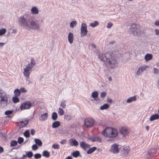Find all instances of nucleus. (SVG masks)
Masks as SVG:
<instances>
[{
    "label": "nucleus",
    "instance_id": "nucleus-1",
    "mask_svg": "<svg viewBox=\"0 0 159 159\" xmlns=\"http://www.w3.org/2000/svg\"><path fill=\"white\" fill-rule=\"evenodd\" d=\"M34 18L29 15L20 16L18 18V24L27 30H38L40 25L34 20Z\"/></svg>",
    "mask_w": 159,
    "mask_h": 159
},
{
    "label": "nucleus",
    "instance_id": "nucleus-2",
    "mask_svg": "<svg viewBox=\"0 0 159 159\" xmlns=\"http://www.w3.org/2000/svg\"><path fill=\"white\" fill-rule=\"evenodd\" d=\"M98 57L100 60L105 62L111 68L116 66L118 63L116 59L112 57L111 54L108 52L101 54Z\"/></svg>",
    "mask_w": 159,
    "mask_h": 159
},
{
    "label": "nucleus",
    "instance_id": "nucleus-3",
    "mask_svg": "<svg viewBox=\"0 0 159 159\" xmlns=\"http://www.w3.org/2000/svg\"><path fill=\"white\" fill-rule=\"evenodd\" d=\"M102 134L108 138L116 137L118 134L117 130L111 127L106 128L102 132Z\"/></svg>",
    "mask_w": 159,
    "mask_h": 159
},
{
    "label": "nucleus",
    "instance_id": "nucleus-4",
    "mask_svg": "<svg viewBox=\"0 0 159 159\" xmlns=\"http://www.w3.org/2000/svg\"><path fill=\"white\" fill-rule=\"evenodd\" d=\"M7 95L3 90H0V105L2 107L6 106L8 102Z\"/></svg>",
    "mask_w": 159,
    "mask_h": 159
},
{
    "label": "nucleus",
    "instance_id": "nucleus-5",
    "mask_svg": "<svg viewBox=\"0 0 159 159\" xmlns=\"http://www.w3.org/2000/svg\"><path fill=\"white\" fill-rule=\"evenodd\" d=\"M80 30L81 36V37H83L87 35L88 30H87V26L85 23H82L81 24Z\"/></svg>",
    "mask_w": 159,
    "mask_h": 159
},
{
    "label": "nucleus",
    "instance_id": "nucleus-6",
    "mask_svg": "<svg viewBox=\"0 0 159 159\" xmlns=\"http://www.w3.org/2000/svg\"><path fill=\"white\" fill-rule=\"evenodd\" d=\"M129 27L130 31L134 35L137 36L139 34L138 29L136 28L135 24H132L131 25L129 26Z\"/></svg>",
    "mask_w": 159,
    "mask_h": 159
},
{
    "label": "nucleus",
    "instance_id": "nucleus-7",
    "mask_svg": "<svg viewBox=\"0 0 159 159\" xmlns=\"http://www.w3.org/2000/svg\"><path fill=\"white\" fill-rule=\"evenodd\" d=\"M95 121L93 119L91 118L85 119L84 121V126L86 127H91L94 123Z\"/></svg>",
    "mask_w": 159,
    "mask_h": 159
},
{
    "label": "nucleus",
    "instance_id": "nucleus-8",
    "mask_svg": "<svg viewBox=\"0 0 159 159\" xmlns=\"http://www.w3.org/2000/svg\"><path fill=\"white\" fill-rule=\"evenodd\" d=\"M110 152L113 153H117L119 152V150L118 146L116 144L112 145L110 149Z\"/></svg>",
    "mask_w": 159,
    "mask_h": 159
},
{
    "label": "nucleus",
    "instance_id": "nucleus-9",
    "mask_svg": "<svg viewBox=\"0 0 159 159\" xmlns=\"http://www.w3.org/2000/svg\"><path fill=\"white\" fill-rule=\"evenodd\" d=\"M32 69L31 68L27 66L23 70V73L24 76L25 77H29L30 71Z\"/></svg>",
    "mask_w": 159,
    "mask_h": 159
},
{
    "label": "nucleus",
    "instance_id": "nucleus-10",
    "mask_svg": "<svg viewBox=\"0 0 159 159\" xmlns=\"http://www.w3.org/2000/svg\"><path fill=\"white\" fill-rule=\"evenodd\" d=\"M129 132V130L125 127H122L120 130V133L123 136L126 135Z\"/></svg>",
    "mask_w": 159,
    "mask_h": 159
},
{
    "label": "nucleus",
    "instance_id": "nucleus-11",
    "mask_svg": "<svg viewBox=\"0 0 159 159\" xmlns=\"http://www.w3.org/2000/svg\"><path fill=\"white\" fill-rule=\"evenodd\" d=\"M31 106V105L29 102H26L21 105L20 108L21 110L28 109Z\"/></svg>",
    "mask_w": 159,
    "mask_h": 159
},
{
    "label": "nucleus",
    "instance_id": "nucleus-12",
    "mask_svg": "<svg viewBox=\"0 0 159 159\" xmlns=\"http://www.w3.org/2000/svg\"><path fill=\"white\" fill-rule=\"evenodd\" d=\"M80 147L84 149L85 150L86 149L89 148L90 147L89 144H87L84 141L81 142L80 143Z\"/></svg>",
    "mask_w": 159,
    "mask_h": 159
},
{
    "label": "nucleus",
    "instance_id": "nucleus-13",
    "mask_svg": "<svg viewBox=\"0 0 159 159\" xmlns=\"http://www.w3.org/2000/svg\"><path fill=\"white\" fill-rule=\"evenodd\" d=\"M48 116V114L47 113H45L41 115L39 118L40 121H44L46 120Z\"/></svg>",
    "mask_w": 159,
    "mask_h": 159
},
{
    "label": "nucleus",
    "instance_id": "nucleus-14",
    "mask_svg": "<svg viewBox=\"0 0 159 159\" xmlns=\"http://www.w3.org/2000/svg\"><path fill=\"white\" fill-rule=\"evenodd\" d=\"M30 11L33 15H37L39 13V11L38 8L36 7H33L31 9Z\"/></svg>",
    "mask_w": 159,
    "mask_h": 159
},
{
    "label": "nucleus",
    "instance_id": "nucleus-15",
    "mask_svg": "<svg viewBox=\"0 0 159 159\" xmlns=\"http://www.w3.org/2000/svg\"><path fill=\"white\" fill-rule=\"evenodd\" d=\"M159 118V115L157 114H156L152 115L150 117L149 120L153 121L155 120L158 119Z\"/></svg>",
    "mask_w": 159,
    "mask_h": 159
},
{
    "label": "nucleus",
    "instance_id": "nucleus-16",
    "mask_svg": "<svg viewBox=\"0 0 159 159\" xmlns=\"http://www.w3.org/2000/svg\"><path fill=\"white\" fill-rule=\"evenodd\" d=\"M36 63L34 59L32 58L30 60V61L27 66L32 69L34 66L35 65Z\"/></svg>",
    "mask_w": 159,
    "mask_h": 159
},
{
    "label": "nucleus",
    "instance_id": "nucleus-17",
    "mask_svg": "<svg viewBox=\"0 0 159 159\" xmlns=\"http://www.w3.org/2000/svg\"><path fill=\"white\" fill-rule=\"evenodd\" d=\"M136 100V97L134 96L129 98L126 100V102L127 103H130L133 102L135 101Z\"/></svg>",
    "mask_w": 159,
    "mask_h": 159
},
{
    "label": "nucleus",
    "instance_id": "nucleus-18",
    "mask_svg": "<svg viewBox=\"0 0 159 159\" xmlns=\"http://www.w3.org/2000/svg\"><path fill=\"white\" fill-rule=\"evenodd\" d=\"M149 66L145 65L142 66H141L139 67V69L140 70V71L142 73L143 72L145 71L148 68Z\"/></svg>",
    "mask_w": 159,
    "mask_h": 159
},
{
    "label": "nucleus",
    "instance_id": "nucleus-19",
    "mask_svg": "<svg viewBox=\"0 0 159 159\" xmlns=\"http://www.w3.org/2000/svg\"><path fill=\"white\" fill-rule=\"evenodd\" d=\"M73 35L72 33H70L68 35V40L69 43H72L73 42Z\"/></svg>",
    "mask_w": 159,
    "mask_h": 159
},
{
    "label": "nucleus",
    "instance_id": "nucleus-20",
    "mask_svg": "<svg viewBox=\"0 0 159 159\" xmlns=\"http://www.w3.org/2000/svg\"><path fill=\"white\" fill-rule=\"evenodd\" d=\"M109 105L107 103H105L100 107V109L102 110L107 109L109 107Z\"/></svg>",
    "mask_w": 159,
    "mask_h": 159
},
{
    "label": "nucleus",
    "instance_id": "nucleus-21",
    "mask_svg": "<svg viewBox=\"0 0 159 159\" xmlns=\"http://www.w3.org/2000/svg\"><path fill=\"white\" fill-rule=\"evenodd\" d=\"M152 54H147L145 56L144 59L147 61H149V60H151L152 59Z\"/></svg>",
    "mask_w": 159,
    "mask_h": 159
},
{
    "label": "nucleus",
    "instance_id": "nucleus-22",
    "mask_svg": "<svg viewBox=\"0 0 159 159\" xmlns=\"http://www.w3.org/2000/svg\"><path fill=\"white\" fill-rule=\"evenodd\" d=\"M60 123L59 121H56L53 123L52 127L53 128H56L60 125Z\"/></svg>",
    "mask_w": 159,
    "mask_h": 159
},
{
    "label": "nucleus",
    "instance_id": "nucleus-23",
    "mask_svg": "<svg viewBox=\"0 0 159 159\" xmlns=\"http://www.w3.org/2000/svg\"><path fill=\"white\" fill-rule=\"evenodd\" d=\"M43 156L45 157L48 158L50 157V153L47 150H44L43 152Z\"/></svg>",
    "mask_w": 159,
    "mask_h": 159
},
{
    "label": "nucleus",
    "instance_id": "nucleus-24",
    "mask_svg": "<svg viewBox=\"0 0 159 159\" xmlns=\"http://www.w3.org/2000/svg\"><path fill=\"white\" fill-rule=\"evenodd\" d=\"M72 116L70 114H67L64 116V119L66 120H70L71 119Z\"/></svg>",
    "mask_w": 159,
    "mask_h": 159
},
{
    "label": "nucleus",
    "instance_id": "nucleus-25",
    "mask_svg": "<svg viewBox=\"0 0 159 159\" xmlns=\"http://www.w3.org/2000/svg\"><path fill=\"white\" fill-rule=\"evenodd\" d=\"M98 22L97 21H95L93 22L90 24L89 26L94 28L98 25Z\"/></svg>",
    "mask_w": 159,
    "mask_h": 159
},
{
    "label": "nucleus",
    "instance_id": "nucleus-26",
    "mask_svg": "<svg viewBox=\"0 0 159 159\" xmlns=\"http://www.w3.org/2000/svg\"><path fill=\"white\" fill-rule=\"evenodd\" d=\"M14 93L15 96L19 97L20 96L21 92L19 89H16L14 90Z\"/></svg>",
    "mask_w": 159,
    "mask_h": 159
},
{
    "label": "nucleus",
    "instance_id": "nucleus-27",
    "mask_svg": "<svg viewBox=\"0 0 159 159\" xmlns=\"http://www.w3.org/2000/svg\"><path fill=\"white\" fill-rule=\"evenodd\" d=\"M35 143L39 146H41L42 144V143L41 140L39 139H34Z\"/></svg>",
    "mask_w": 159,
    "mask_h": 159
},
{
    "label": "nucleus",
    "instance_id": "nucleus-28",
    "mask_svg": "<svg viewBox=\"0 0 159 159\" xmlns=\"http://www.w3.org/2000/svg\"><path fill=\"white\" fill-rule=\"evenodd\" d=\"M20 122L22 124H23V125L22 126V127H24L26 126L28 124L29 121L28 120L25 119L21 121Z\"/></svg>",
    "mask_w": 159,
    "mask_h": 159
},
{
    "label": "nucleus",
    "instance_id": "nucleus-29",
    "mask_svg": "<svg viewBox=\"0 0 159 159\" xmlns=\"http://www.w3.org/2000/svg\"><path fill=\"white\" fill-rule=\"evenodd\" d=\"M97 149L96 147H93L89 149L87 151V153L88 154H90L93 152Z\"/></svg>",
    "mask_w": 159,
    "mask_h": 159
},
{
    "label": "nucleus",
    "instance_id": "nucleus-30",
    "mask_svg": "<svg viewBox=\"0 0 159 159\" xmlns=\"http://www.w3.org/2000/svg\"><path fill=\"white\" fill-rule=\"evenodd\" d=\"M58 116L56 112H53L52 115V119L54 120H56Z\"/></svg>",
    "mask_w": 159,
    "mask_h": 159
},
{
    "label": "nucleus",
    "instance_id": "nucleus-31",
    "mask_svg": "<svg viewBox=\"0 0 159 159\" xmlns=\"http://www.w3.org/2000/svg\"><path fill=\"white\" fill-rule=\"evenodd\" d=\"M77 24V22L76 21H72L70 24V26L71 28H73Z\"/></svg>",
    "mask_w": 159,
    "mask_h": 159
},
{
    "label": "nucleus",
    "instance_id": "nucleus-32",
    "mask_svg": "<svg viewBox=\"0 0 159 159\" xmlns=\"http://www.w3.org/2000/svg\"><path fill=\"white\" fill-rule=\"evenodd\" d=\"M98 93L97 91H94L92 93L91 96L93 98H98Z\"/></svg>",
    "mask_w": 159,
    "mask_h": 159
},
{
    "label": "nucleus",
    "instance_id": "nucleus-33",
    "mask_svg": "<svg viewBox=\"0 0 159 159\" xmlns=\"http://www.w3.org/2000/svg\"><path fill=\"white\" fill-rule=\"evenodd\" d=\"M142 75V73L138 69L136 72H135L134 73V76L135 77H138L140 75Z\"/></svg>",
    "mask_w": 159,
    "mask_h": 159
},
{
    "label": "nucleus",
    "instance_id": "nucleus-34",
    "mask_svg": "<svg viewBox=\"0 0 159 159\" xmlns=\"http://www.w3.org/2000/svg\"><path fill=\"white\" fill-rule=\"evenodd\" d=\"M7 30L3 28L0 30V36L4 35L6 32Z\"/></svg>",
    "mask_w": 159,
    "mask_h": 159
},
{
    "label": "nucleus",
    "instance_id": "nucleus-35",
    "mask_svg": "<svg viewBox=\"0 0 159 159\" xmlns=\"http://www.w3.org/2000/svg\"><path fill=\"white\" fill-rule=\"evenodd\" d=\"M17 144V142L16 140L12 141L10 143L11 147H14L16 146Z\"/></svg>",
    "mask_w": 159,
    "mask_h": 159
},
{
    "label": "nucleus",
    "instance_id": "nucleus-36",
    "mask_svg": "<svg viewBox=\"0 0 159 159\" xmlns=\"http://www.w3.org/2000/svg\"><path fill=\"white\" fill-rule=\"evenodd\" d=\"M72 154L74 157H77L80 155V152L78 151H76L73 152Z\"/></svg>",
    "mask_w": 159,
    "mask_h": 159
},
{
    "label": "nucleus",
    "instance_id": "nucleus-37",
    "mask_svg": "<svg viewBox=\"0 0 159 159\" xmlns=\"http://www.w3.org/2000/svg\"><path fill=\"white\" fill-rule=\"evenodd\" d=\"M63 110L61 108H59L58 109V113L60 116H62L64 114Z\"/></svg>",
    "mask_w": 159,
    "mask_h": 159
},
{
    "label": "nucleus",
    "instance_id": "nucleus-38",
    "mask_svg": "<svg viewBox=\"0 0 159 159\" xmlns=\"http://www.w3.org/2000/svg\"><path fill=\"white\" fill-rule=\"evenodd\" d=\"M17 97H18L15 96L14 97L12 98V100H13V102L15 103L18 102L19 101V99Z\"/></svg>",
    "mask_w": 159,
    "mask_h": 159
},
{
    "label": "nucleus",
    "instance_id": "nucleus-39",
    "mask_svg": "<svg viewBox=\"0 0 159 159\" xmlns=\"http://www.w3.org/2000/svg\"><path fill=\"white\" fill-rule=\"evenodd\" d=\"M52 147L55 149H58L60 148L59 145L57 143H54L53 144Z\"/></svg>",
    "mask_w": 159,
    "mask_h": 159
},
{
    "label": "nucleus",
    "instance_id": "nucleus-40",
    "mask_svg": "<svg viewBox=\"0 0 159 159\" xmlns=\"http://www.w3.org/2000/svg\"><path fill=\"white\" fill-rule=\"evenodd\" d=\"M13 112V111H11V110H9L6 111L5 112V114L6 115H7L8 116V117H11V116H9V115L11 114Z\"/></svg>",
    "mask_w": 159,
    "mask_h": 159
},
{
    "label": "nucleus",
    "instance_id": "nucleus-41",
    "mask_svg": "<svg viewBox=\"0 0 159 159\" xmlns=\"http://www.w3.org/2000/svg\"><path fill=\"white\" fill-rule=\"evenodd\" d=\"M24 136L26 138H28L30 136L29 131L28 130L25 131L24 134Z\"/></svg>",
    "mask_w": 159,
    "mask_h": 159
},
{
    "label": "nucleus",
    "instance_id": "nucleus-42",
    "mask_svg": "<svg viewBox=\"0 0 159 159\" xmlns=\"http://www.w3.org/2000/svg\"><path fill=\"white\" fill-rule=\"evenodd\" d=\"M41 157V155L40 153H36L34 155V157L35 159L40 158Z\"/></svg>",
    "mask_w": 159,
    "mask_h": 159
},
{
    "label": "nucleus",
    "instance_id": "nucleus-43",
    "mask_svg": "<svg viewBox=\"0 0 159 159\" xmlns=\"http://www.w3.org/2000/svg\"><path fill=\"white\" fill-rule=\"evenodd\" d=\"M24 141V139L23 138L19 137L18 139V142L19 144H21Z\"/></svg>",
    "mask_w": 159,
    "mask_h": 159
},
{
    "label": "nucleus",
    "instance_id": "nucleus-44",
    "mask_svg": "<svg viewBox=\"0 0 159 159\" xmlns=\"http://www.w3.org/2000/svg\"><path fill=\"white\" fill-rule=\"evenodd\" d=\"M72 143L73 145L75 146H76L78 145V142L75 139H74L72 140Z\"/></svg>",
    "mask_w": 159,
    "mask_h": 159
},
{
    "label": "nucleus",
    "instance_id": "nucleus-45",
    "mask_svg": "<svg viewBox=\"0 0 159 159\" xmlns=\"http://www.w3.org/2000/svg\"><path fill=\"white\" fill-rule=\"evenodd\" d=\"M26 154H27V156L29 158L31 157L33 155V153L31 151H29V152H28Z\"/></svg>",
    "mask_w": 159,
    "mask_h": 159
},
{
    "label": "nucleus",
    "instance_id": "nucleus-46",
    "mask_svg": "<svg viewBox=\"0 0 159 159\" xmlns=\"http://www.w3.org/2000/svg\"><path fill=\"white\" fill-rule=\"evenodd\" d=\"M95 139L94 140H96V141L97 142H101L102 140L101 139V138L98 136H97L95 137Z\"/></svg>",
    "mask_w": 159,
    "mask_h": 159
},
{
    "label": "nucleus",
    "instance_id": "nucleus-47",
    "mask_svg": "<svg viewBox=\"0 0 159 159\" xmlns=\"http://www.w3.org/2000/svg\"><path fill=\"white\" fill-rule=\"evenodd\" d=\"M32 150L36 151L38 148V147L36 144H34L32 146Z\"/></svg>",
    "mask_w": 159,
    "mask_h": 159
},
{
    "label": "nucleus",
    "instance_id": "nucleus-48",
    "mask_svg": "<svg viewBox=\"0 0 159 159\" xmlns=\"http://www.w3.org/2000/svg\"><path fill=\"white\" fill-rule=\"evenodd\" d=\"M112 25L113 24L111 22H109L107 24V27L108 29L112 27Z\"/></svg>",
    "mask_w": 159,
    "mask_h": 159
},
{
    "label": "nucleus",
    "instance_id": "nucleus-49",
    "mask_svg": "<svg viewBox=\"0 0 159 159\" xmlns=\"http://www.w3.org/2000/svg\"><path fill=\"white\" fill-rule=\"evenodd\" d=\"M60 106L63 108H65L66 107V106L65 102H61L60 104Z\"/></svg>",
    "mask_w": 159,
    "mask_h": 159
},
{
    "label": "nucleus",
    "instance_id": "nucleus-50",
    "mask_svg": "<svg viewBox=\"0 0 159 159\" xmlns=\"http://www.w3.org/2000/svg\"><path fill=\"white\" fill-rule=\"evenodd\" d=\"M20 92H21L23 93H26L27 92V90L24 87H21L20 90Z\"/></svg>",
    "mask_w": 159,
    "mask_h": 159
},
{
    "label": "nucleus",
    "instance_id": "nucleus-51",
    "mask_svg": "<svg viewBox=\"0 0 159 159\" xmlns=\"http://www.w3.org/2000/svg\"><path fill=\"white\" fill-rule=\"evenodd\" d=\"M106 93L105 92H102L100 93L101 97L102 98H105V97L106 96Z\"/></svg>",
    "mask_w": 159,
    "mask_h": 159
},
{
    "label": "nucleus",
    "instance_id": "nucleus-52",
    "mask_svg": "<svg viewBox=\"0 0 159 159\" xmlns=\"http://www.w3.org/2000/svg\"><path fill=\"white\" fill-rule=\"evenodd\" d=\"M153 70L154 73L155 74H157L159 72V70L158 69L156 68H153Z\"/></svg>",
    "mask_w": 159,
    "mask_h": 159
},
{
    "label": "nucleus",
    "instance_id": "nucleus-53",
    "mask_svg": "<svg viewBox=\"0 0 159 159\" xmlns=\"http://www.w3.org/2000/svg\"><path fill=\"white\" fill-rule=\"evenodd\" d=\"M26 77L27 78V79H26V82H27L28 84H30L31 83V82L30 80V78H29V77Z\"/></svg>",
    "mask_w": 159,
    "mask_h": 159
},
{
    "label": "nucleus",
    "instance_id": "nucleus-54",
    "mask_svg": "<svg viewBox=\"0 0 159 159\" xmlns=\"http://www.w3.org/2000/svg\"><path fill=\"white\" fill-rule=\"evenodd\" d=\"M66 139H63L60 142V143L61 144H64L66 143Z\"/></svg>",
    "mask_w": 159,
    "mask_h": 159
},
{
    "label": "nucleus",
    "instance_id": "nucleus-55",
    "mask_svg": "<svg viewBox=\"0 0 159 159\" xmlns=\"http://www.w3.org/2000/svg\"><path fill=\"white\" fill-rule=\"evenodd\" d=\"M155 32H156V34L157 35H159V30L158 29H156L154 30Z\"/></svg>",
    "mask_w": 159,
    "mask_h": 159
},
{
    "label": "nucleus",
    "instance_id": "nucleus-56",
    "mask_svg": "<svg viewBox=\"0 0 159 159\" xmlns=\"http://www.w3.org/2000/svg\"><path fill=\"white\" fill-rule=\"evenodd\" d=\"M155 25L157 26H159V20H156L155 23Z\"/></svg>",
    "mask_w": 159,
    "mask_h": 159
},
{
    "label": "nucleus",
    "instance_id": "nucleus-57",
    "mask_svg": "<svg viewBox=\"0 0 159 159\" xmlns=\"http://www.w3.org/2000/svg\"><path fill=\"white\" fill-rule=\"evenodd\" d=\"M35 133V131L33 129H31V134L32 135H34Z\"/></svg>",
    "mask_w": 159,
    "mask_h": 159
},
{
    "label": "nucleus",
    "instance_id": "nucleus-58",
    "mask_svg": "<svg viewBox=\"0 0 159 159\" xmlns=\"http://www.w3.org/2000/svg\"><path fill=\"white\" fill-rule=\"evenodd\" d=\"M3 152V148L0 146V153H2Z\"/></svg>",
    "mask_w": 159,
    "mask_h": 159
},
{
    "label": "nucleus",
    "instance_id": "nucleus-59",
    "mask_svg": "<svg viewBox=\"0 0 159 159\" xmlns=\"http://www.w3.org/2000/svg\"><path fill=\"white\" fill-rule=\"evenodd\" d=\"M107 102H108L109 103H112V100L111 99H108V100H107Z\"/></svg>",
    "mask_w": 159,
    "mask_h": 159
},
{
    "label": "nucleus",
    "instance_id": "nucleus-60",
    "mask_svg": "<svg viewBox=\"0 0 159 159\" xmlns=\"http://www.w3.org/2000/svg\"><path fill=\"white\" fill-rule=\"evenodd\" d=\"M65 159H72V157L71 156H69L66 157Z\"/></svg>",
    "mask_w": 159,
    "mask_h": 159
},
{
    "label": "nucleus",
    "instance_id": "nucleus-61",
    "mask_svg": "<svg viewBox=\"0 0 159 159\" xmlns=\"http://www.w3.org/2000/svg\"><path fill=\"white\" fill-rule=\"evenodd\" d=\"M4 44V43L0 42V47L3 46Z\"/></svg>",
    "mask_w": 159,
    "mask_h": 159
},
{
    "label": "nucleus",
    "instance_id": "nucleus-62",
    "mask_svg": "<svg viewBox=\"0 0 159 159\" xmlns=\"http://www.w3.org/2000/svg\"><path fill=\"white\" fill-rule=\"evenodd\" d=\"M96 139L95 138V137H93V138H91V140L93 142L96 141V140H95L96 139Z\"/></svg>",
    "mask_w": 159,
    "mask_h": 159
},
{
    "label": "nucleus",
    "instance_id": "nucleus-63",
    "mask_svg": "<svg viewBox=\"0 0 159 159\" xmlns=\"http://www.w3.org/2000/svg\"><path fill=\"white\" fill-rule=\"evenodd\" d=\"M146 129L147 130H148L149 129V126L148 125H147L146 127Z\"/></svg>",
    "mask_w": 159,
    "mask_h": 159
},
{
    "label": "nucleus",
    "instance_id": "nucleus-64",
    "mask_svg": "<svg viewBox=\"0 0 159 159\" xmlns=\"http://www.w3.org/2000/svg\"><path fill=\"white\" fill-rule=\"evenodd\" d=\"M16 30L15 29H13V31H12V33H16Z\"/></svg>",
    "mask_w": 159,
    "mask_h": 159
}]
</instances>
